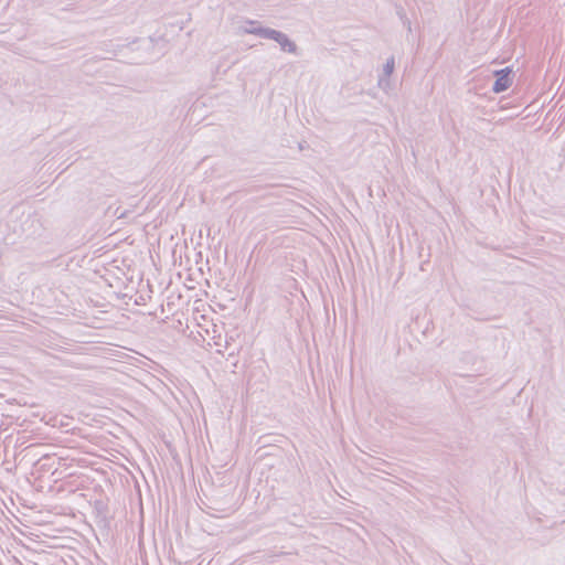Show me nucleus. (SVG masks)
I'll return each instance as SVG.
<instances>
[{"instance_id":"f257e3e1","label":"nucleus","mask_w":565,"mask_h":565,"mask_svg":"<svg viewBox=\"0 0 565 565\" xmlns=\"http://www.w3.org/2000/svg\"><path fill=\"white\" fill-rule=\"evenodd\" d=\"M245 32L247 34H254L263 39H268L277 42L280 46V49L288 53H297V45L294 41H291L287 34H285L281 31L265 28V26H258V28H250L245 29Z\"/></svg>"},{"instance_id":"f03ea898","label":"nucleus","mask_w":565,"mask_h":565,"mask_svg":"<svg viewBox=\"0 0 565 565\" xmlns=\"http://www.w3.org/2000/svg\"><path fill=\"white\" fill-rule=\"evenodd\" d=\"M512 74L513 71L509 66L494 71L493 75L495 81L493 83L492 90L497 94L507 90L512 85Z\"/></svg>"},{"instance_id":"7ed1b4c3","label":"nucleus","mask_w":565,"mask_h":565,"mask_svg":"<svg viewBox=\"0 0 565 565\" xmlns=\"http://www.w3.org/2000/svg\"><path fill=\"white\" fill-rule=\"evenodd\" d=\"M377 86L384 90L388 92L391 89V81L390 76L381 75L377 81Z\"/></svg>"},{"instance_id":"20e7f679","label":"nucleus","mask_w":565,"mask_h":565,"mask_svg":"<svg viewBox=\"0 0 565 565\" xmlns=\"http://www.w3.org/2000/svg\"><path fill=\"white\" fill-rule=\"evenodd\" d=\"M394 67H395V60L392 56V57L387 58L386 63L384 64L383 75L391 76L394 71Z\"/></svg>"},{"instance_id":"39448f33","label":"nucleus","mask_w":565,"mask_h":565,"mask_svg":"<svg viewBox=\"0 0 565 565\" xmlns=\"http://www.w3.org/2000/svg\"><path fill=\"white\" fill-rule=\"evenodd\" d=\"M52 459L53 458L50 456H43L35 465L38 467V470L41 471L45 470V468H50L51 463H49V461H51Z\"/></svg>"},{"instance_id":"423d86ee","label":"nucleus","mask_w":565,"mask_h":565,"mask_svg":"<svg viewBox=\"0 0 565 565\" xmlns=\"http://www.w3.org/2000/svg\"><path fill=\"white\" fill-rule=\"evenodd\" d=\"M246 26L243 28V32H245V29H250V28H258V22L257 21H254V20H247L246 22Z\"/></svg>"}]
</instances>
